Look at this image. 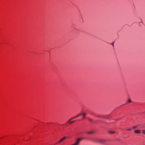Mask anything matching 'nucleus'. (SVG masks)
Segmentation results:
<instances>
[{
  "mask_svg": "<svg viewBox=\"0 0 145 145\" xmlns=\"http://www.w3.org/2000/svg\"><path fill=\"white\" fill-rule=\"evenodd\" d=\"M87 134H91L94 133V132L93 131H90V132H87Z\"/></svg>",
  "mask_w": 145,
  "mask_h": 145,
  "instance_id": "nucleus-5",
  "label": "nucleus"
},
{
  "mask_svg": "<svg viewBox=\"0 0 145 145\" xmlns=\"http://www.w3.org/2000/svg\"><path fill=\"white\" fill-rule=\"evenodd\" d=\"M74 122V121H72L71 122L70 121V122H68V123H69L70 124H71L72 123H73Z\"/></svg>",
  "mask_w": 145,
  "mask_h": 145,
  "instance_id": "nucleus-10",
  "label": "nucleus"
},
{
  "mask_svg": "<svg viewBox=\"0 0 145 145\" xmlns=\"http://www.w3.org/2000/svg\"><path fill=\"white\" fill-rule=\"evenodd\" d=\"M142 133L143 134L145 135V130H143L142 131Z\"/></svg>",
  "mask_w": 145,
  "mask_h": 145,
  "instance_id": "nucleus-9",
  "label": "nucleus"
},
{
  "mask_svg": "<svg viewBox=\"0 0 145 145\" xmlns=\"http://www.w3.org/2000/svg\"><path fill=\"white\" fill-rule=\"evenodd\" d=\"M131 101L130 99H129L128 101V102H130Z\"/></svg>",
  "mask_w": 145,
  "mask_h": 145,
  "instance_id": "nucleus-12",
  "label": "nucleus"
},
{
  "mask_svg": "<svg viewBox=\"0 0 145 145\" xmlns=\"http://www.w3.org/2000/svg\"><path fill=\"white\" fill-rule=\"evenodd\" d=\"M106 118H108L107 117H106Z\"/></svg>",
  "mask_w": 145,
  "mask_h": 145,
  "instance_id": "nucleus-16",
  "label": "nucleus"
},
{
  "mask_svg": "<svg viewBox=\"0 0 145 145\" xmlns=\"http://www.w3.org/2000/svg\"><path fill=\"white\" fill-rule=\"evenodd\" d=\"M108 132L111 134H113L115 133V132L114 131H109Z\"/></svg>",
  "mask_w": 145,
  "mask_h": 145,
  "instance_id": "nucleus-7",
  "label": "nucleus"
},
{
  "mask_svg": "<svg viewBox=\"0 0 145 145\" xmlns=\"http://www.w3.org/2000/svg\"><path fill=\"white\" fill-rule=\"evenodd\" d=\"M134 132L136 133L139 134L140 133V131L139 130H136L134 131Z\"/></svg>",
  "mask_w": 145,
  "mask_h": 145,
  "instance_id": "nucleus-3",
  "label": "nucleus"
},
{
  "mask_svg": "<svg viewBox=\"0 0 145 145\" xmlns=\"http://www.w3.org/2000/svg\"><path fill=\"white\" fill-rule=\"evenodd\" d=\"M137 127L136 126H133V129H135Z\"/></svg>",
  "mask_w": 145,
  "mask_h": 145,
  "instance_id": "nucleus-11",
  "label": "nucleus"
},
{
  "mask_svg": "<svg viewBox=\"0 0 145 145\" xmlns=\"http://www.w3.org/2000/svg\"><path fill=\"white\" fill-rule=\"evenodd\" d=\"M81 115H82V114H78V115L75 116V118H78V117L79 116H81Z\"/></svg>",
  "mask_w": 145,
  "mask_h": 145,
  "instance_id": "nucleus-8",
  "label": "nucleus"
},
{
  "mask_svg": "<svg viewBox=\"0 0 145 145\" xmlns=\"http://www.w3.org/2000/svg\"><path fill=\"white\" fill-rule=\"evenodd\" d=\"M75 118V116L74 117H73L72 118H71L68 121V122H70V121L72 120V119H74L75 118Z\"/></svg>",
  "mask_w": 145,
  "mask_h": 145,
  "instance_id": "nucleus-6",
  "label": "nucleus"
},
{
  "mask_svg": "<svg viewBox=\"0 0 145 145\" xmlns=\"http://www.w3.org/2000/svg\"><path fill=\"white\" fill-rule=\"evenodd\" d=\"M66 138L65 137H63L61 138L58 142L57 143H59L63 141Z\"/></svg>",
  "mask_w": 145,
  "mask_h": 145,
  "instance_id": "nucleus-2",
  "label": "nucleus"
},
{
  "mask_svg": "<svg viewBox=\"0 0 145 145\" xmlns=\"http://www.w3.org/2000/svg\"><path fill=\"white\" fill-rule=\"evenodd\" d=\"M114 42H112V43H111V44L113 46L114 45Z\"/></svg>",
  "mask_w": 145,
  "mask_h": 145,
  "instance_id": "nucleus-13",
  "label": "nucleus"
},
{
  "mask_svg": "<svg viewBox=\"0 0 145 145\" xmlns=\"http://www.w3.org/2000/svg\"><path fill=\"white\" fill-rule=\"evenodd\" d=\"M89 120L91 121H92V120L91 119H89Z\"/></svg>",
  "mask_w": 145,
  "mask_h": 145,
  "instance_id": "nucleus-15",
  "label": "nucleus"
},
{
  "mask_svg": "<svg viewBox=\"0 0 145 145\" xmlns=\"http://www.w3.org/2000/svg\"><path fill=\"white\" fill-rule=\"evenodd\" d=\"M127 130L129 131H131V129H127Z\"/></svg>",
  "mask_w": 145,
  "mask_h": 145,
  "instance_id": "nucleus-14",
  "label": "nucleus"
},
{
  "mask_svg": "<svg viewBox=\"0 0 145 145\" xmlns=\"http://www.w3.org/2000/svg\"><path fill=\"white\" fill-rule=\"evenodd\" d=\"M106 141V140L102 139H98L97 140V142L100 143H103Z\"/></svg>",
  "mask_w": 145,
  "mask_h": 145,
  "instance_id": "nucleus-1",
  "label": "nucleus"
},
{
  "mask_svg": "<svg viewBox=\"0 0 145 145\" xmlns=\"http://www.w3.org/2000/svg\"><path fill=\"white\" fill-rule=\"evenodd\" d=\"M81 114H82V115L83 116V119H84L85 117V116L86 115V114L85 113H82Z\"/></svg>",
  "mask_w": 145,
  "mask_h": 145,
  "instance_id": "nucleus-4",
  "label": "nucleus"
}]
</instances>
